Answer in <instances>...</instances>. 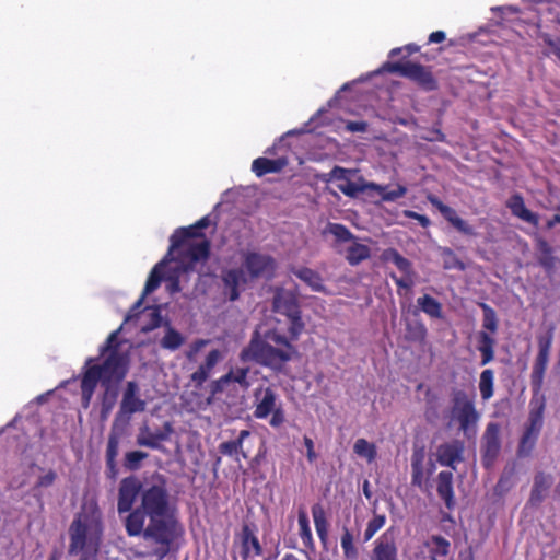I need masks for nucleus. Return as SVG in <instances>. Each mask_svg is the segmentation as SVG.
I'll return each mask as SVG.
<instances>
[{"mask_svg": "<svg viewBox=\"0 0 560 560\" xmlns=\"http://www.w3.org/2000/svg\"><path fill=\"white\" fill-rule=\"evenodd\" d=\"M117 512L127 513L124 526L129 537L142 536L155 548L151 556L163 560L180 533V525L170 514L166 480L156 475L144 485L136 476L122 478L118 488Z\"/></svg>", "mask_w": 560, "mask_h": 560, "instance_id": "nucleus-1", "label": "nucleus"}, {"mask_svg": "<svg viewBox=\"0 0 560 560\" xmlns=\"http://www.w3.org/2000/svg\"><path fill=\"white\" fill-rule=\"evenodd\" d=\"M552 339V329L548 330L545 336L538 338V353L530 374L533 395L529 400L528 418L517 446L518 457H527L532 454L544 425L546 397L541 393V388L549 362Z\"/></svg>", "mask_w": 560, "mask_h": 560, "instance_id": "nucleus-2", "label": "nucleus"}, {"mask_svg": "<svg viewBox=\"0 0 560 560\" xmlns=\"http://www.w3.org/2000/svg\"><path fill=\"white\" fill-rule=\"evenodd\" d=\"M292 341L289 332L288 336H284L277 329L268 330L264 340L259 338L258 332H255L240 357L243 361L253 359L266 366L280 369L292 359L295 352Z\"/></svg>", "mask_w": 560, "mask_h": 560, "instance_id": "nucleus-3", "label": "nucleus"}, {"mask_svg": "<svg viewBox=\"0 0 560 560\" xmlns=\"http://www.w3.org/2000/svg\"><path fill=\"white\" fill-rule=\"evenodd\" d=\"M170 242L168 254L175 255L185 271L194 270L197 262H205L210 256L211 242L195 224L176 229Z\"/></svg>", "mask_w": 560, "mask_h": 560, "instance_id": "nucleus-4", "label": "nucleus"}, {"mask_svg": "<svg viewBox=\"0 0 560 560\" xmlns=\"http://www.w3.org/2000/svg\"><path fill=\"white\" fill-rule=\"evenodd\" d=\"M96 359L89 358L81 376V405L84 409L90 407L92 397L101 382L102 386L119 383L126 377V362L122 357L113 353L105 358L102 364H92Z\"/></svg>", "mask_w": 560, "mask_h": 560, "instance_id": "nucleus-5", "label": "nucleus"}, {"mask_svg": "<svg viewBox=\"0 0 560 560\" xmlns=\"http://www.w3.org/2000/svg\"><path fill=\"white\" fill-rule=\"evenodd\" d=\"M68 535L70 556H79L78 560H98L103 540V526L100 520L78 514L69 526Z\"/></svg>", "mask_w": 560, "mask_h": 560, "instance_id": "nucleus-6", "label": "nucleus"}, {"mask_svg": "<svg viewBox=\"0 0 560 560\" xmlns=\"http://www.w3.org/2000/svg\"><path fill=\"white\" fill-rule=\"evenodd\" d=\"M272 307L276 313L284 315L288 320V332L291 340H298L305 328L301 306L296 295L283 289L273 295Z\"/></svg>", "mask_w": 560, "mask_h": 560, "instance_id": "nucleus-7", "label": "nucleus"}, {"mask_svg": "<svg viewBox=\"0 0 560 560\" xmlns=\"http://www.w3.org/2000/svg\"><path fill=\"white\" fill-rule=\"evenodd\" d=\"M482 311V330L477 334V350L481 354V365H486L494 359L495 338L499 328V319L495 311L487 303H478Z\"/></svg>", "mask_w": 560, "mask_h": 560, "instance_id": "nucleus-8", "label": "nucleus"}, {"mask_svg": "<svg viewBox=\"0 0 560 560\" xmlns=\"http://www.w3.org/2000/svg\"><path fill=\"white\" fill-rule=\"evenodd\" d=\"M254 417L266 419L271 416L269 424L272 428L281 427L285 421V413L279 401L278 395L270 387H258L254 392Z\"/></svg>", "mask_w": 560, "mask_h": 560, "instance_id": "nucleus-9", "label": "nucleus"}, {"mask_svg": "<svg viewBox=\"0 0 560 560\" xmlns=\"http://www.w3.org/2000/svg\"><path fill=\"white\" fill-rule=\"evenodd\" d=\"M479 417L474 397L464 389L454 388L452 390L451 418L458 423L459 430L468 434L469 430L476 427Z\"/></svg>", "mask_w": 560, "mask_h": 560, "instance_id": "nucleus-10", "label": "nucleus"}, {"mask_svg": "<svg viewBox=\"0 0 560 560\" xmlns=\"http://www.w3.org/2000/svg\"><path fill=\"white\" fill-rule=\"evenodd\" d=\"M243 269L250 279H271L277 269V261L271 255L248 250L243 254Z\"/></svg>", "mask_w": 560, "mask_h": 560, "instance_id": "nucleus-11", "label": "nucleus"}, {"mask_svg": "<svg viewBox=\"0 0 560 560\" xmlns=\"http://www.w3.org/2000/svg\"><path fill=\"white\" fill-rule=\"evenodd\" d=\"M139 392L140 388L136 382L129 381L126 383L119 411L114 420V423H116V431H119L118 422L120 420H125L127 424L133 413L143 412L145 410L147 402L140 398Z\"/></svg>", "mask_w": 560, "mask_h": 560, "instance_id": "nucleus-12", "label": "nucleus"}, {"mask_svg": "<svg viewBox=\"0 0 560 560\" xmlns=\"http://www.w3.org/2000/svg\"><path fill=\"white\" fill-rule=\"evenodd\" d=\"M500 424L490 422L487 424L481 440L482 464L490 468L498 458L501 451Z\"/></svg>", "mask_w": 560, "mask_h": 560, "instance_id": "nucleus-13", "label": "nucleus"}, {"mask_svg": "<svg viewBox=\"0 0 560 560\" xmlns=\"http://www.w3.org/2000/svg\"><path fill=\"white\" fill-rule=\"evenodd\" d=\"M428 201L436 208L443 218L452 224L459 233L466 235V236H476V230L475 228L469 224L466 220L462 219L455 209L452 207L443 203L436 196L430 194L427 197Z\"/></svg>", "mask_w": 560, "mask_h": 560, "instance_id": "nucleus-14", "label": "nucleus"}, {"mask_svg": "<svg viewBox=\"0 0 560 560\" xmlns=\"http://www.w3.org/2000/svg\"><path fill=\"white\" fill-rule=\"evenodd\" d=\"M406 79L416 83L421 90L432 92L439 89V82L430 67L408 61Z\"/></svg>", "mask_w": 560, "mask_h": 560, "instance_id": "nucleus-15", "label": "nucleus"}, {"mask_svg": "<svg viewBox=\"0 0 560 560\" xmlns=\"http://www.w3.org/2000/svg\"><path fill=\"white\" fill-rule=\"evenodd\" d=\"M353 172L340 166H335L330 172V179L337 182V188L347 197H357L369 190L368 183H357L350 179L349 175Z\"/></svg>", "mask_w": 560, "mask_h": 560, "instance_id": "nucleus-16", "label": "nucleus"}, {"mask_svg": "<svg viewBox=\"0 0 560 560\" xmlns=\"http://www.w3.org/2000/svg\"><path fill=\"white\" fill-rule=\"evenodd\" d=\"M221 279L223 282L224 294L231 302L238 300L241 288L247 282V276L243 268H230L222 271Z\"/></svg>", "mask_w": 560, "mask_h": 560, "instance_id": "nucleus-17", "label": "nucleus"}, {"mask_svg": "<svg viewBox=\"0 0 560 560\" xmlns=\"http://www.w3.org/2000/svg\"><path fill=\"white\" fill-rule=\"evenodd\" d=\"M122 434V429L120 431H116V423H113L110 433L108 435L107 446H106V476L108 479L115 480L118 476V467L116 458L118 456L119 450V441Z\"/></svg>", "mask_w": 560, "mask_h": 560, "instance_id": "nucleus-18", "label": "nucleus"}, {"mask_svg": "<svg viewBox=\"0 0 560 560\" xmlns=\"http://www.w3.org/2000/svg\"><path fill=\"white\" fill-rule=\"evenodd\" d=\"M173 432V427L170 422H165L162 430L151 432L148 425L140 428V433L137 436V444L153 450H160V443L170 439Z\"/></svg>", "mask_w": 560, "mask_h": 560, "instance_id": "nucleus-19", "label": "nucleus"}, {"mask_svg": "<svg viewBox=\"0 0 560 560\" xmlns=\"http://www.w3.org/2000/svg\"><path fill=\"white\" fill-rule=\"evenodd\" d=\"M463 452L464 444L460 441L456 440L450 443L441 444L436 452L438 462L442 466H447L455 469V464L463 460Z\"/></svg>", "mask_w": 560, "mask_h": 560, "instance_id": "nucleus-20", "label": "nucleus"}, {"mask_svg": "<svg viewBox=\"0 0 560 560\" xmlns=\"http://www.w3.org/2000/svg\"><path fill=\"white\" fill-rule=\"evenodd\" d=\"M538 265L547 275L555 273L559 259L555 256L552 246L541 236L535 238Z\"/></svg>", "mask_w": 560, "mask_h": 560, "instance_id": "nucleus-21", "label": "nucleus"}, {"mask_svg": "<svg viewBox=\"0 0 560 560\" xmlns=\"http://www.w3.org/2000/svg\"><path fill=\"white\" fill-rule=\"evenodd\" d=\"M222 360V353L218 349L211 350L203 363L190 375V382L196 388H200L209 378L214 366Z\"/></svg>", "mask_w": 560, "mask_h": 560, "instance_id": "nucleus-22", "label": "nucleus"}, {"mask_svg": "<svg viewBox=\"0 0 560 560\" xmlns=\"http://www.w3.org/2000/svg\"><path fill=\"white\" fill-rule=\"evenodd\" d=\"M506 207L510 209L511 213L521 219L524 222L532 224L533 226H538L539 217L537 213L527 209L524 202V198L520 194L512 195L506 201Z\"/></svg>", "mask_w": 560, "mask_h": 560, "instance_id": "nucleus-23", "label": "nucleus"}, {"mask_svg": "<svg viewBox=\"0 0 560 560\" xmlns=\"http://www.w3.org/2000/svg\"><path fill=\"white\" fill-rule=\"evenodd\" d=\"M250 436V431L242 430L235 440L225 441L219 444V452L224 456H230L240 460L241 455L244 459L248 458V452L244 448L245 440Z\"/></svg>", "mask_w": 560, "mask_h": 560, "instance_id": "nucleus-24", "label": "nucleus"}, {"mask_svg": "<svg viewBox=\"0 0 560 560\" xmlns=\"http://www.w3.org/2000/svg\"><path fill=\"white\" fill-rule=\"evenodd\" d=\"M436 492L448 510H453L455 508L456 501L454 497L452 471L442 470L439 472L436 479Z\"/></svg>", "mask_w": 560, "mask_h": 560, "instance_id": "nucleus-25", "label": "nucleus"}, {"mask_svg": "<svg viewBox=\"0 0 560 560\" xmlns=\"http://www.w3.org/2000/svg\"><path fill=\"white\" fill-rule=\"evenodd\" d=\"M287 164L288 161L284 158H257L252 163V171L255 173L257 177H262L266 174L281 172L287 166Z\"/></svg>", "mask_w": 560, "mask_h": 560, "instance_id": "nucleus-26", "label": "nucleus"}, {"mask_svg": "<svg viewBox=\"0 0 560 560\" xmlns=\"http://www.w3.org/2000/svg\"><path fill=\"white\" fill-rule=\"evenodd\" d=\"M242 550L241 556L243 559H247L252 556H260L262 548L257 536L254 534L249 525L245 524L242 527L241 533Z\"/></svg>", "mask_w": 560, "mask_h": 560, "instance_id": "nucleus-27", "label": "nucleus"}, {"mask_svg": "<svg viewBox=\"0 0 560 560\" xmlns=\"http://www.w3.org/2000/svg\"><path fill=\"white\" fill-rule=\"evenodd\" d=\"M371 560H398L397 547L385 535L381 536L374 545Z\"/></svg>", "mask_w": 560, "mask_h": 560, "instance_id": "nucleus-28", "label": "nucleus"}, {"mask_svg": "<svg viewBox=\"0 0 560 560\" xmlns=\"http://www.w3.org/2000/svg\"><path fill=\"white\" fill-rule=\"evenodd\" d=\"M551 483L552 480L550 476H547L544 472L536 474L528 503L533 506L539 505L544 501Z\"/></svg>", "mask_w": 560, "mask_h": 560, "instance_id": "nucleus-29", "label": "nucleus"}, {"mask_svg": "<svg viewBox=\"0 0 560 560\" xmlns=\"http://www.w3.org/2000/svg\"><path fill=\"white\" fill-rule=\"evenodd\" d=\"M431 560H444L450 553L451 542L441 535H432L425 542Z\"/></svg>", "mask_w": 560, "mask_h": 560, "instance_id": "nucleus-30", "label": "nucleus"}, {"mask_svg": "<svg viewBox=\"0 0 560 560\" xmlns=\"http://www.w3.org/2000/svg\"><path fill=\"white\" fill-rule=\"evenodd\" d=\"M292 273L308 285L314 292H326L323 278L316 270L308 267H300L292 270Z\"/></svg>", "mask_w": 560, "mask_h": 560, "instance_id": "nucleus-31", "label": "nucleus"}, {"mask_svg": "<svg viewBox=\"0 0 560 560\" xmlns=\"http://www.w3.org/2000/svg\"><path fill=\"white\" fill-rule=\"evenodd\" d=\"M418 307L429 317L435 319L443 318V306L435 298L424 294L417 299Z\"/></svg>", "mask_w": 560, "mask_h": 560, "instance_id": "nucleus-32", "label": "nucleus"}, {"mask_svg": "<svg viewBox=\"0 0 560 560\" xmlns=\"http://www.w3.org/2000/svg\"><path fill=\"white\" fill-rule=\"evenodd\" d=\"M312 516L314 520V525L318 538L323 544H326L328 539V522L326 518V513L324 508L320 504H314L312 506Z\"/></svg>", "mask_w": 560, "mask_h": 560, "instance_id": "nucleus-33", "label": "nucleus"}, {"mask_svg": "<svg viewBox=\"0 0 560 560\" xmlns=\"http://www.w3.org/2000/svg\"><path fill=\"white\" fill-rule=\"evenodd\" d=\"M369 190L377 191L385 202H394L407 194V187L398 184L395 189L389 190L387 186L376 183H368Z\"/></svg>", "mask_w": 560, "mask_h": 560, "instance_id": "nucleus-34", "label": "nucleus"}, {"mask_svg": "<svg viewBox=\"0 0 560 560\" xmlns=\"http://www.w3.org/2000/svg\"><path fill=\"white\" fill-rule=\"evenodd\" d=\"M370 256V247L358 242H353V244L347 248L346 253V259L351 266H357L361 264L362 261L369 259Z\"/></svg>", "mask_w": 560, "mask_h": 560, "instance_id": "nucleus-35", "label": "nucleus"}, {"mask_svg": "<svg viewBox=\"0 0 560 560\" xmlns=\"http://www.w3.org/2000/svg\"><path fill=\"white\" fill-rule=\"evenodd\" d=\"M117 336H118V330L113 331V332L109 334V336L107 337L105 343L100 347V357H104V355L107 354L106 358H109L113 353L119 354L120 357H122L125 359V362H126V374H127L128 373V368H129V357H128L127 353H124V352L119 351V349H118L119 342L117 340Z\"/></svg>", "mask_w": 560, "mask_h": 560, "instance_id": "nucleus-36", "label": "nucleus"}, {"mask_svg": "<svg viewBox=\"0 0 560 560\" xmlns=\"http://www.w3.org/2000/svg\"><path fill=\"white\" fill-rule=\"evenodd\" d=\"M381 259L383 261H392L404 273L411 271V261L405 258L396 248L389 247L384 249Z\"/></svg>", "mask_w": 560, "mask_h": 560, "instance_id": "nucleus-37", "label": "nucleus"}, {"mask_svg": "<svg viewBox=\"0 0 560 560\" xmlns=\"http://www.w3.org/2000/svg\"><path fill=\"white\" fill-rule=\"evenodd\" d=\"M381 259L383 261H392L404 273L411 271V261L405 258L396 248L389 247L384 249Z\"/></svg>", "mask_w": 560, "mask_h": 560, "instance_id": "nucleus-38", "label": "nucleus"}, {"mask_svg": "<svg viewBox=\"0 0 560 560\" xmlns=\"http://www.w3.org/2000/svg\"><path fill=\"white\" fill-rule=\"evenodd\" d=\"M423 459L421 452H415L411 456V485L418 488L422 487L424 480Z\"/></svg>", "mask_w": 560, "mask_h": 560, "instance_id": "nucleus-39", "label": "nucleus"}, {"mask_svg": "<svg viewBox=\"0 0 560 560\" xmlns=\"http://www.w3.org/2000/svg\"><path fill=\"white\" fill-rule=\"evenodd\" d=\"M479 390L482 400H489L494 394V372L486 369L481 372L479 378Z\"/></svg>", "mask_w": 560, "mask_h": 560, "instance_id": "nucleus-40", "label": "nucleus"}, {"mask_svg": "<svg viewBox=\"0 0 560 560\" xmlns=\"http://www.w3.org/2000/svg\"><path fill=\"white\" fill-rule=\"evenodd\" d=\"M105 387V390L102 395V398H101V413H100V417H101V420L105 421L110 411L113 410L115 404H116V400H117V390L115 388H112L110 387V384H107V386H104Z\"/></svg>", "mask_w": 560, "mask_h": 560, "instance_id": "nucleus-41", "label": "nucleus"}, {"mask_svg": "<svg viewBox=\"0 0 560 560\" xmlns=\"http://www.w3.org/2000/svg\"><path fill=\"white\" fill-rule=\"evenodd\" d=\"M353 452L362 458H365L368 463H372L377 457V450L374 443L360 438L354 442Z\"/></svg>", "mask_w": 560, "mask_h": 560, "instance_id": "nucleus-42", "label": "nucleus"}, {"mask_svg": "<svg viewBox=\"0 0 560 560\" xmlns=\"http://www.w3.org/2000/svg\"><path fill=\"white\" fill-rule=\"evenodd\" d=\"M298 523L300 528V537L306 548H313L314 541L312 530L310 527L308 516L305 511L301 510L298 515Z\"/></svg>", "mask_w": 560, "mask_h": 560, "instance_id": "nucleus-43", "label": "nucleus"}, {"mask_svg": "<svg viewBox=\"0 0 560 560\" xmlns=\"http://www.w3.org/2000/svg\"><path fill=\"white\" fill-rule=\"evenodd\" d=\"M340 545L343 551V557L347 560H355L358 558V548L354 545V538L352 533L343 527V533L340 538Z\"/></svg>", "mask_w": 560, "mask_h": 560, "instance_id": "nucleus-44", "label": "nucleus"}, {"mask_svg": "<svg viewBox=\"0 0 560 560\" xmlns=\"http://www.w3.org/2000/svg\"><path fill=\"white\" fill-rule=\"evenodd\" d=\"M162 267H163V261L156 264L153 267V269L151 270V272L145 281V284H144V289L142 292L143 296H147L148 294L152 293L160 287L162 278H163Z\"/></svg>", "mask_w": 560, "mask_h": 560, "instance_id": "nucleus-45", "label": "nucleus"}, {"mask_svg": "<svg viewBox=\"0 0 560 560\" xmlns=\"http://www.w3.org/2000/svg\"><path fill=\"white\" fill-rule=\"evenodd\" d=\"M326 230L337 242L345 243L355 240L353 233L341 223H328Z\"/></svg>", "mask_w": 560, "mask_h": 560, "instance_id": "nucleus-46", "label": "nucleus"}, {"mask_svg": "<svg viewBox=\"0 0 560 560\" xmlns=\"http://www.w3.org/2000/svg\"><path fill=\"white\" fill-rule=\"evenodd\" d=\"M405 277L399 278L395 273H390V278L394 280L395 284L397 285V293L398 295H405L407 292H409L412 287L415 285V271L411 267V271L408 273H404Z\"/></svg>", "mask_w": 560, "mask_h": 560, "instance_id": "nucleus-47", "label": "nucleus"}, {"mask_svg": "<svg viewBox=\"0 0 560 560\" xmlns=\"http://www.w3.org/2000/svg\"><path fill=\"white\" fill-rule=\"evenodd\" d=\"M183 343H184L183 336L180 335V332H178L177 330H175L172 327H168V329L166 330L165 336L161 340V346L164 349H168V350H176Z\"/></svg>", "mask_w": 560, "mask_h": 560, "instance_id": "nucleus-48", "label": "nucleus"}, {"mask_svg": "<svg viewBox=\"0 0 560 560\" xmlns=\"http://www.w3.org/2000/svg\"><path fill=\"white\" fill-rule=\"evenodd\" d=\"M249 368H235L231 369L225 375H229L230 383H237L243 389L250 386L248 381Z\"/></svg>", "mask_w": 560, "mask_h": 560, "instance_id": "nucleus-49", "label": "nucleus"}, {"mask_svg": "<svg viewBox=\"0 0 560 560\" xmlns=\"http://www.w3.org/2000/svg\"><path fill=\"white\" fill-rule=\"evenodd\" d=\"M386 516L384 514H374L368 522L364 530V542L372 539V537L385 525Z\"/></svg>", "mask_w": 560, "mask_h": 560, "instance_id": "nucleus-50", "label": "nucleus"}, {"mask_svg": "<svg viewBox=\"0 0 560 560\" xmlns=\"http://www.w3.org/2000/svg\"><path fill=\"white\" fill-rule=\"evenodd\" d=\"M148 457V453L142 451H131L126 453L124 465L129 470H138L141 462Z\"/></svg>", "mask_w": 560, "mask_h": 560, "instance_id": "nucleus-51", "label": "nucleus"}, {"mask_svg": "<svg viewBox=\"0 0 560 560\" xmlns=\"http://www.w3.org/2000/svg\"><path fill=\"white\" fill-rule=\"evenodd\" d=\"M442 256L445 258L444 268L445 269H458L464 270V262L455 255V253L451 248H443Z\"/></svg>", "mask_w": 560, "mask_h": 560, "instance_id": "nucleus-52", "label": "nucleus"}, {"mask_svg": "<svg viewBox=\"0 0 560 560\" xmlns=\"http://www.w3.org/2000/svg\"><path fill=\"white\" fill-rule=\"evenodd\" d=\"M57 472L52 469H49L45 475L38 477L34 489L51 487L57 480Z\"/></svg>", "mask_w": 560, "mask_h": 560, "instance_id": "nucleus-53", "label": "nucleus"}, {"mask_svg": "<svg viewBox=\"0 0 560 560\" xmlns=\"http://www.w3.org/2000/svg\"><path fill=\"white\" fill-rule=\"evenodd\" d=\"M407 68H408V61H397V62L387 61L383 66L384 70H386L390 73H397L404 78L406 75Z\"/></svg>", "mask_w": 560, "mask_h": 560, "instance_id": "nucleus-54", "label": "nucleus"}, {"mask_svg": "<svg viewBox=\"0 0 560 560\" xmlns=\"http://www.w3.org/2000/svg\"><path fill=\"white\" fill-rule=\"evenodd\" d=\"M229 375H222L220 378L213 381L210 384V393L212 396H215L222 392H224L225 387L230 384Z\"/></svg>", "mask_w": 560, "mask_h": 560, "instance_id": "nucleus-55", "label": "nucleus"}, {"mask_svg": "<svg viewBox=\"0 0 560 560\" xmlns=\"http://www.w3.org/2000/svg\"><path fill=\"white\" fill-rule=\"evenodd\" d=\"M404 215L408 219H413L418 221L422 228H428L431 224V221L427 215L420 214L412 210H404Z\"/></svg>", "mask_w": 560, "mask_h": 560, "instance_id": "nucleus-56", "label": "nucleus"}, {"mask_svg": "<svg viewBox=\"0 0 560 560\" xmlns=\"http://www.w3.org/2000/svg\"><path fill=\"white\" fill-rule=\"evenodd\" d=\"M303 443H304V445L306 447L307 460L310 463H314L317 459V454H316L315 448H314L313 440L310 436L305 435L303 438Z\"/></svg>", "mask_w": 560, "mask_h": 560, "instance_id": "nucleus-57", "label": "nucleus"}, {"mask_svg": "<svg viewBox=\"0 0 560 560\" xmlns=\"http://www.w3.org/2000/svg\"><path fill=\"white\" fill-rule=\"evenodd\" d=\"M368 127V122L363 120L348 121L346 124V130L350 132H365Z\"/></svg>", "mask_w": 560, "mask_h": 560, "instance_id": "nucleus-58", "label": "nucleus"}, {"mask_svg": "<svg viewBox=\"0 0 560 560\" xmlns=\"http://www.w3.org/2000/svg\"><path fill=\"white\" fill-rule=\"evenodd\" d=\"M402 50H406V56L405 57H408L412 54H416L420 50V47L416 44H408L406 45L405 47H398V48H394L390 50L389 52V57H394L398 54H400Z\"/></svg>", "mask_w": 560, "mask_h": 560, "instance_id": "nucleus-59", "label": "nucleus"}, {"mask_svg": "<svg viewBox=\"0 0 560 560\" xmlns=\"http://www.w3.org/2000/svg\"><path fill=\"white\" fill-rule=\"evenodd\" d=\"M438 397L436 395H434L431 390V388H427L425 390V401H427V410H425V416L427 418L429 419V415H430V411L432 410V413L435 415V409H434V402L436 401Z\"/></svg>", "mask_w": 560, "mask_h": 560, "instance_id": "nucleus-60", "label": "nucleus"}, {"mask_svg": "<svg viewBox=\"0 0 560 560\" xmlns=\"http://www.w3.org/2000/svg\"><path fill=\"white\" fill-rule=\"evenodd\" d=\"M162 317L158 310H153L151 313V323L143 328L144 331L152 330L161 325Z\"/></svg>", "mask_w": 560, "mask_h": 560, "instance_id": "nucleus-61", "label": "nucleus"}, {"mask_svg": "<svg viewBox=\"0 0 560 560\" xmlns=\"http://www.w3.org/2000/svg\"><path fill=\"white\" fill-rule=\"evenodd\" d=\"M446 35L443 31L432 32L429 36V43H442Z\"/></svg>", "mask_w": 560, "mask_h": 560, "instance_id": "nucleus-62", "label": "nucleus"}, {"mask_svg": "<svg viewBox=\"0 0 560 560\" xmlns=\"http://www.w3.org/2000/svg\"><path fill=\"white\" fill-rule=\"evenodd\" d=\"M511 475H512V472H510L509 476L506 474H503L497 483V488L498 489H509Z\"/></svg>", "mask_w": 560, "mask_h": 560, "instance_id": "nucleus-63", "label": "nucleus"}, {"mask_svg": "<svg viewBox=\"0 0 560 560\" xmlns=\"http://www.w3.org/2000/svg\"><path fill=\"white\" fill-rule=\"evenodd\" d=\"M556 224H560V214H555L550 220H548L546 228L551 230Z\"/></svg>", "mask_w": 560, "mask_h": 560, "instance_id": "nucleus-64", "label": "nucleus"}]
</instances>
